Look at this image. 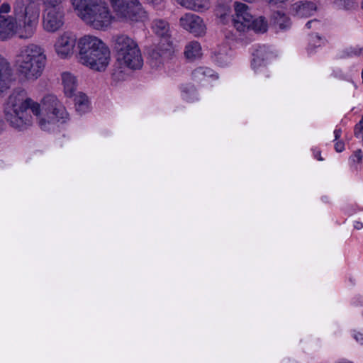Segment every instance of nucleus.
<instances>
[{
    "instance_id": "obj_23",
    "label": "nucleus",
    "mask_w": 363,
    "mask_h": 363,
    "mask_svg": "<svg viewBox=\"0 0 363 363\" xmlns=\"http://www.w3.org/2000/svg\"><path fill=\"white\" fill-rule=\"evenodd\" d=\"M215 61L220 66L227 65L230 60V48L227 45L219 48L214 54Z\"/></svg>"
},
{
    "instance_id": "obj_36",
    "label": "nucleus",
    "mask_w": 363,
    "mask_h": 363,
    "mask_svg": "<svg viewBox=\"0 0 363 363\" xmlns=\"http://www.w3.org/2000/svg\"><path fill=\"white\" fill-rule=\"evenodd\" d=\"M288 1L289 0H269V4L272 6H275L278 4H283Z\"/></svg>"
},
{
    "instance_id": "obj_7",
    "label": "nucleus",
    "mask_w": 363,
    "mask_h": 363,
    "mask_svg": "<svg viewBox=\"0 0 363 363\" xmlns=\"http://www.w3.org/2000/svg\"><path fill=\"white\" fill-rule=\"evenodd\" d=\"M116 16L121 21L138 22L146 18V12L138 0H108Z\"/></svg>"
},
{
    "instance_id": "obj_14",
    "label": "nucleus",
    "mask_w": 363,
    "mask_h": 363,
    "mask_svg": "<svg viewBox=\"0 0 363 363\" xmlns=\"http://www.w3.org/2000/svg\"><path fill=\"white\" fill-rule=\"evenodd\" d=\"M316 9L315 4L312 1H298L291 6L290 13L298 18H308L313 15Z\"/></svg>"
},
{
    "instance_id": "obj_20",
    "label": "nucleus",
    "mask_w": 363,
    "mask_h": 363,
    "mask_svg": "<svg viewBox=\"0 0 363 363\" xmlns=\"http://www.w3.org/2000/svg\"><path fill=\"white\" fill-rule=\"evenodd\" d=\"M172 53V46L167 43L165 46L164 44L160 45L157 48L152 49L150 52V56L152 60L156 62H160L163 58L169 57Z\"/></svg>"
},
{
    "instance_id": "obj_42",
    "label": "nucleus",
    "mask_w": 363,
    "mask_h": 363,
    "mask_svg": "<svg viewBox=\"0 0 363 363\" xmlns=\"http://www.w3.org/2000/svg\"><path fill=\"white\" fill-rule=\"evenodd\" d=\"M362 8H363V1H362Z\"/></svg>"
},
{
    "instance_id": "obj_37",
    "label": "nucleus",
    "mask_w": 363,
    "mask_h": 363,
    "mask_svg": "<svg viewBox=\"0 0 363 363\" xmlns=\"http://www.w3.org/2000/svg\"><path fill=\"white\" fill-rule=\"evenodd\" d=\"M341 133H342V131L340 129H335L334 130L335 140H337L339 139V138L341 135Z\"/></svg>"
},
{
    "instance_id": "obj_19",
    "label": "nucleus",
    "mask_w": 363,
    "mask_h": 363,
    "mask_svg": "<svg viewBox=\"0 0 363 363\" xmlns=\"http://www.w3.org/2000/svg\"><path fill=\"white\" fill-rule=\"evenodd\" d=\"M101 0H70V2L77 12L79 17L86 13L90 8L94 6V5L99 2Z\"/></svg>"
},
{
    "instance_id": "obj_40",
    "label": "nucleus",
    "mask_w": 363,
    "mask_h": 363,
    "mask_svg": "<svg viewBox=\"0 0 363 363\" xmlns=\"http://www.w3.org/2000/svg\"><path fill=\"white\" fill-rule=\"evenodd\" d=\"M4 127V123L1 119H0V133L3 131Z\"/></svg>"
},
{
    "instance_id": "obj_18",
    "label": "nucleus",
    "mask_w": 363,
    "mask_h": 363,
    "mask_svg": "<svg viewBox=\"0 0 363 363\" xmlns=\"http://www.w3.org/2000/svg\"><path fill=\"white\" fill-rule=\"evenodd\" d=\"M152 29L158 36L164 38L170 37V26L167 21L163 19H155L152 23Z\"/></svg>"
},
{
    "instance_id": "obj_4",
    "label": "nucleus",
    "mask_w": 363,
    "mask_h": 363,
    "mask_svg": "<svg viewBox=\"0 0 363 363\" xmlns=\"http://www.w3.org/2000/svg\"><path fill=\"white\" fill-rule=\"evenodd\" d=\"M46 59L41 46L29 44L23 47L16 56L17 71L24 79L35 81L42 75Z\"/></svg>"
},
{
    "instance_id": "obj_32",
    "label": "nucleus",
    "mask_w": 363,
    "mask_h": 363,
    "mask_svg": "<svg viewBox=\"0 0 363 363\" xmlns=\"http://www.w3.org/2000/svg\"><path fill=\"white\" fill-rule=\"evenodd\" d=\"M358 131L359 132H363V116H362L360 121L359 122V123H357L355 125V128H354V135H355V136H358Z\"/></svg>"
},
{
    "instance_id": "obj_31",
    "label": "nucleus",
    "mask_w": 363,
    "mask_h": 363,
    "mask_svg": "<svg viewBox=\"0 0 363 363\" xmlns=\"http://www.w3.org/2000/svg\"><path fill=\"white\" fill-rule=\"evenodd\" d=\"M362 160V152L361 150H356L354 154L350 157V160L352 162L360 163Z\"/></svg>"
},
{
    "instance_id": "obj_30",
    "label": "nucleus",
    "mask_w": 363,
    "mask_h": 363,
    "mask_svg": "<svg viewBox=\"0 0 363 363\" xmlns=\"http://www.w3.org/2000/svg\"><path fill=\"white\" fill-rule=\"evenodd\" d=\"M11 6L9 3H3L0 6V16H4L5 17L6 16H13V15H9V13L11 11Z\"/></svg>"
},
{
    "instance_id": "obj_34",
    "label": "nucleus",
    "mask_w": 363,
    "mask_h": 363,
    "mask_svg": "<svg viewBox=\"0 0 363 363\" xmlns=\"http://www.w3.org/2000/svg\"><path fill=\"white\" fill-rule=\"evenodd\" d=\"M335 149L337 152H341L345 149L344 143L342 141H337L335 144Z\"/></svg>"
},
{
    "instance_id": "obj_33",
    "label": "nucleus",
    "mask_w": 363,
    "mask_h": 363,
    "mask_svg": "<svg viewBox=\"0 0 363 363\" xmlns=\"http://www.w3.org/2000/svg\"><path fill=\"white\" fill-rule=\"evenodd\" d=\"M320 26V22L316 20V19H314V20H311V21H309L307 22L306 23V26L308 28H311L313 26L315 28H318V27Z\"/></svg>"
},
{
    "instance_id": "obj_41",
    "label": "nucleus",
    "mask_w": 363,
    "mask_h": 363,
    "mask_svg": "<svg viewBox=\"0 0 363 363\" xmlns=\"http://www.w3.org/2000/svg\"><path fill=\"white\" fill-rule=\"evenodd\" d=\"M315 157L318 160H320V161H321V160H323V158H322V157H321V156H320V152H318L317 153V155H315Z\"/></svg>"
},
{
    "instance_id": "obj_16",
    "label": "nucleus",
    "mask_w": 363,
    "mask_h": 363,
    "mask_svg": "<svg viewBox=\"0 0 363 363\" xmlns=\"http://www.w3.org/2000/svg\"><path fill=\"white\" fill-rule=\"evenodd\" d=\"M182 6L196 12H203L211 7L210 0H176Z\"/></svg>"
},
{
    "instance_id": "obj_27",
    "label": "nucleus",
    "mask_w": 363,
    "mask_h": 363,
    "mask_svg": "<svg viewBox=\"0 0 363 363\" xmlns=\"http://www.w3.org/2000/svg\"><path fill=\"white\" fill-rule=\"evenodd\" d=\"M192 76L195 80L202 81L206 77L213 76V70L207 67H198L192 72Z\"/></svg>"
},
{
    "instance_id": "obj_2",
    "label": "nucleus",
    "mask_w": 363,
    "mask_h": 363,
    "mask_svg": "<svg viewBox=\"0 0 363 363\" xmlns=\"http://www.w3.org/2000/svg\"><path fill=\"white\" fill-rule=\"evenodd\" d=\"M38 116L40 106L28 96L26 90L15 89L4 104V114L6 121L11 127L23 130L31 126L33 117Z\"/></svg>"
},
{
    "instance_id": "obj_17",
    "label": "nucleus",
    "mask_w": 363,
    "mask_h": 363,
    "mask_svg": "<svg viewBox=\"0 0 363 363\" xmlns=\"http://www.w3.org/2000/svg\"><path fill=\"white\" fill-rule=\"evenodd\" d=\"M62 82L65 95L68 97L73 96L77 86L76 77L70 72H63L62 74Z\"/></svg>"
},
{
    "instance_id": "obj_26",
    "label": "nucleus",
    "mask_w": 363,
    "mask_h": 363,
    "mask_svg": "<svg viewBox=\"0 0 363 363\" xmlns=\"http://www.w3.org/2000/svg\"><path fill=\"white\" fill-rule=\"evenodd\" d=\"M249 29L253 30L256 33H264L267 30V22L265 18L262 16H259V18H254L252 16V19L250 21Z\"/></svg>"
},
{
    "instance_id": "obj_39",
    "label": "nucleus",
    "mask_w": 363,
    "mask_h": 363,
    "mask_svg": "<svg viewBox=\"0 0 363 363\" xmlns=\"http://www.w3.org/2000/svg\"><path fill=\"white\" fill-rule=\"evenodd\" d=\"M150 3L152 4L153 5H159L162 2V0H147Z\"/></svg>"
},
{
    "instance_id": "obj_25",
    "label": "nucleus",
    "mask_w": 363,
    "mask_h": 363,
    "mask_svg": "<svg viewBox=\"0 0 363 363\" xmlns=\"http://www.w3.org/2000/svg\"><path fill=\"white\" fill-rule=\"evenodd\" d=\"M74 96V105L76 111L79 114H83L89 110V101L87 96L82 93H79Z\"/></svg>"
},
{
    "instance_id": "obj_6",
    "label": "nucleus",
    "mask_w": 363,
    "mask_h": 363,
    "mask_svg": "<svg viewBox=\"0 0 363 363\" xmlns=\"http://www.w3.org/2000/svg\"><path fill=\"white\" fill-rule=\"evenodd\" d=\"M43 5V27L48 33H55L65 23L63 0H41Z\"/></svg>"
},
{
    "instance_id": "obj_8",
    "label": "nucleus",
    "mask_w": 363,
    "mask_h": 363,
    "mask_svg": "<svg viewBox=\"0 0 363 363\" xmlns=\"http://www.w3.org/2000/svg\"><path fill=\"white\" fill-rule=\"evenodd\" d=\"M42 106L48 118V121L45 118L39 120V125L44 130H50L51 124L59 121L60 119L64 120L67 117V113L65 107L54 95L45 96L43 99Z\"/></svg>"
},
{
    "instance_id": "obj_28",
    "label": "nucleus",
    "mask_w": 363,
    "mask_h": 363,
    "mask_svg": "<svg viewBox=\"0 0 363 363\" xmlns=\"http://www.w3.org/2000/svg\"><path fill=\"white\" fill-rule=\"evenodd\" d=\"M362 48L358 47H350L342 52L341 57L359 56L362 54Z\"/></svg>"
},
{
    "instance_id": "obj_1",
    "label": "nucleus",
    "mask_w": 363,
    "mask_h": 363,
    "mask_svg": "<svg viewBox=\"0 0 363 363\" xmlns=\"http://www.w3.org/2000/svg\"><path fill=\"white\" fill-rule=\"evenodd\" d=\"M13 16H0V41L11 39L16 34L21 39L30 38L35 33L40 9L34 0H16Z\"/></svg>"
},
{
    "instance_id": "obj_15",
    "label": "nucleus",
    "mask_w": 363,
    "mask_h": 363,
    "mask_svg": "<svg viewBox=\"0 0 363 363\" xmlns=\"http://www.w3.org/2000/svg\"><path fill=\"white\" fill-rule=\"evenodd\" d=\"M252 66L254 69L264 65L267 62L273 57V53L265 46H260L253 54Z\"/></svg>"
},
{
    "instance_id": "obj_12",
    "label": "nucleus",
    "mask_w": 363,
    "mask_h": 363,
    "mask_svg": "<svg viewBox=\"0 0 363 363\" xmlns=\"http://www.w3.org/2000/svg\"><path fill=\"white\" fill-rule=\"evenodd\" d=\"M76 40L74 35L69 32H65L58 37L55 43V52L62 58L67 57L73 53Z\"/></svg>"
},
{
    "instance_id": "obj_13",
    "label": "nucleus",
    "mask_w": 363,
    "mask_h": 363,
    "mask_svg": "<svg viewBox=\"0 0 363 363\" xmlns=\"http://www.w3.org/2000/svg\"><path fill=\"white\" fill-rule=\"evenodd\" d=\"M13 72L10 63L0 55V98L11 88Z\"/></svg>"
},
{
    "instance_id": "obj_38",
    "label": "nucleus",
    "mask_w": 363,
    "mask_h": 363,
    "mask_svg": "<svg viewBox=\"0 0 363 363\" xmlns=\"http://www.w3.org/2000/svg\"><path fill=\"white\" fill-rule=\"evenodd\" d=\"M354 227L357 230H361L363 228V223L359 221H356Z\"/></svg>"
},
{
    "instance_id": "obj_21",
    "label": "nucleus",
    "mask_w": 363,
    "mask_h": 363,
    "mask_svg": "<svg viewBox=\"0 0 363 363\" xmlns=\"http://www.w3.org/2000/svg\"><path fill=\"white\" fill-rule=\"evenodd\" d=\"M185 57L189 60H195L201 57V47L197 41L189 43L184 50Z\"/></svg>"
},
{
    "instance_id": "obj_11",
    "label": "nucleus",
    "mask_w": 363,
    "mask_h": 363,
    "mask_svg": "<svg viewBox=\"0 0 363 363\" xmlns=\"http://www.w3.org/2000/svg\"><path fill=\"white\" fill-rule=\"evenodd\" d=\"M235 16L232 18L234 27L240 32L249 30L250 21L252 19V15L249 11L248 6L242 3L235 2Z\"/></svg>"
},
{
    "instance_id": "obj_10",
    "label": "nucleus",
    "mask_w": 363,
    "mask_h": 363,
    "mask_svg": "<svg viewBox=\"0 0 363 363\" xmlns=\"http://www.w3.org/2000/svg\"><path fill=\"white\" fill-rule=\"evenodd\" d=\"M179 25L195 36H201L206 33V26L203 19L194 13H186L181 16Z\"/></svg>"
},
{
    "instance_id": "obj_5",
    "label": "nucleus",
    "mask_w": 363,
    "mask_h": 363,
    "mask_svg": "<svg viewBox=\"0 0 363 363\" xmlns=\"http://www.w3.org/2000/svg\"><path fill=\"white\" fill-rule=\"evenodd\" d=\"M112 43L117 61L121 66L131 69H139L143 67L142 53L135 40L121 34L113 36Z\"/></svg>"
},
{
    "instance_id": "obj_29",
    "label": "nucleus",
    "mask_w": 363,
    "mask_h": 363,
    "mask_svg": "<svg viewBox=\"0 0 363 363\" xmlns=\"http://www.w3.org/2000/svg\"><path fill=\"white\" fill-rule=\"evenodd\" d=\"M321 45V38L318 35H311L309 38L308 51L312 52L315 48Z\"/></svg>"
},
{
    "instance_id": "obj_3",
    "label": "nucleus",
    "mask_w": 363,
    "mask_h": 363,
    "mask_svg": "<svg viewBox=\"0 0 363 363\" xmlns=\"http://www.w3.org/2000/svg\"><path fill=\"white\" fill-rule=\"evenodd\" d=\"M79 61L81 64L97 71H104L109 64L110 50L99 38L85 35L78 43Z\"/></svg>"
},
{
    "instance_id": "obj_22",
    "label": "nucleus",
    "mask_w": 363,
    "mask_h": 363,
    "mask_svg": "<svg viewBox=\"0 0 363 363\" xmlns=\"http://www.w3.org/2000/svg\"><path fill=\"white\" fill-rule=\"evenodd\" d=\"M272 23L281 30L289 28L291 21L289 18L280 11L274 12L271 17Z\"/></svg>"
},
{
    "instance_id": "obj_9",
    "label": "nucleus",
    "mask_w": 363,
    "mask_h": 363,
    "mask_svg": "<svg viewBox=\"0 0 363 363\" xmlns=\"http://www.w3.org/2000/svg\"><path fill=\"white\" fill-rule=\"evenodd\" d=\"M80 18L93 28L103 29L111 24L113 17L105 0H101Z\"/></svg>"
},
{
    "instance_id": "obj_24",
    "label": "nucleus",
    "mask_w": 363,
    "mask_h": 363,
    "mask_svg": "<svg viewBox=\"0 0 363 363\" xmlns=\"http://www.w3.org/2000/svg\"><path fill=\"white\" fill-rule=\"evenodd\" d=\"M216 15L220 20L225 23L228 18L230 17L231 13V6L229 4L219 1L216 7Z\"/></svg>"
},
{
    "instance_id": "obj_35",
    "label": "nucleus",
    "mask_w": 363,
    "mask_h": 363,
    "mask_svg": "<svg viewBox=\"0 0 363 363\" xmlns=\"http://www.w3.org/2000/svg\"><path fill=\"white\" fill-rule=\"evenodd\" d=\"M354 337L357 342L361 345H363V333H357L354 335Z\"/></svg>"
}]
</instances>
